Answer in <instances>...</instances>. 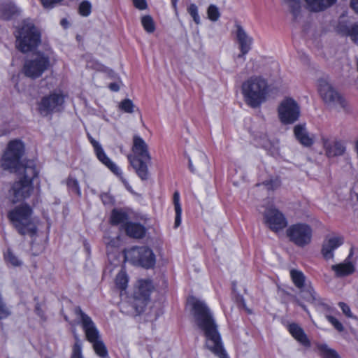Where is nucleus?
Segmentation results:
<instances>
[{"label":"nucleus","instance_id":"1a4fd4ad","mask_svg":"<svg viewBox=\"0 0 358 358\" xmlns=\"http://www.w3.org/2000/svg\"><path fill=\"white\" fill-rule=\"evenodd\" d=\"M64 93L60 90H55L41 99L38 105V110L43 117L51 115L64 109Z\"/></svg>","mask_w":358,"mask_h":358},{"label":"nucleus","instance_id":"4d7b16f0","mask_svg":"<svg viewBox=\"0 0 358 358\" xmlns=\"http://www.w3.org/2000/svg\"><path fill=\"white\" fill-rule=\"evenodd\" d=\"M188 163H189V169L191 171V172L194 173L195 169L192 164V161L190 157L188 158Z\"/></svg>","mask_w":358,"mask_h":358},{"label":"nucleus","instance_id":"bf43d9fd","mask_svg":"<svg viewBox=\"0 0 358 358\" xmlns=\"http://www.w3.org/2000/svg\"><path fill=\"white\" fill-rule=\"evenodd\" d=\"M18 77H19V76H13L12 77V81H13V83H15L16 85H17V79H18Z\"/></svg>","mask_w":358,"mask_h":358},{"label":"nucleus","instance_id":"dca6fc26","mask_svg":"<svg viewBox=\"0 0 358 358\" xmlns=\"http://www.w3.org/2000/svg\"><path fill=\"white\" fill-rule=\"evenodd\" d=\"M87 138L93 147L94 152L99 161L108 168L114 174L120 176L122 174L121 169L107 156L101 143L89 134H87Z\"/></svg>","mask_w":358,"mask_h":358},{"label":"nucleus","instance_id":"423d86ee","mask_svg":"<svg viewBox=\"0 0 358 358\" xmlns=\"http://www.w3.org/2000/svg\"><path fill=\"white\" fill-rule=\"evenodd\" d=\"M15 37L16 47L22 52L32 51L41 42V34L30 20L22 22Z\"/></svg>","mask_w":358,"mask_h":358},{"label":"nucleus","instance_id":"f704fd0d","mask_svg":"<svg viewBox=\"0 0 358 358\" xmlns=\"http://www.w3.org/2000/svg\"><path fill=\"white\" fill-rule=\"evenodd\" d=\"M317 349L323 358H340L337 352L326 344H320Z\"/></svg>","mask_w":358,"mask_h":358},{"label":"nucleus","instance_id":"393cba45","mask_svg":"<svg viewBox=\"0 0 358 358\" xmlns=\"http://www.w3.org/2000/svg\"><path fill=\"white\" fill-rule=\"evenodd\" d=\"M296 139L303 145L310 146L313 143V138L308 134L306 128L301 125H296L294 129Z\"/></svg>","mask_w":358,"mask_h":358},{"label":"nucleus","instance_id":"e433bc0d","mask_svg":"<svg viewBox=\"0 0 358 358\" xmlns=\"http://www.w3.org/2000/svg\"><path fill=\"white\" fill-rule=\"evenodd\" d=\"M17 12L18 8L14 4L6 5L3 7V12L1 17L3 20H9Z\"/></svg>","mask_w":358,"mask_h":358},{"label":"nucleus","instance_id":"f257e3e1","mask_svg":"<svg viewBox=\"0 0 358 358\" xmlns=\"http://www.w3.org/2000/svg\"><path fill=\"white\" fill-rule=\"evenodd\" d=\"M187 303L192 307L196 326L206 337V347L219 358H228L217 325L207 305L204 301L193 296L188 298Z\"/></svg>","mask_w":358,"mask_h":358},{"label":"nucleus","instance_id":"a19ab883","mask_svg":"<svg viewBox=\"0 0 358 358\" xmlns=\"http://www.w3.org/2000/svg\"><path fill=\"white\" fill-rule=\"evenodd\" d=\"M11 314L9 307L4 303L1 294H0V320L6 319Z\"/></svg>","mask_w":358,"mask_h":358},{"label":"nucleus","instance_id":"a211bd4d","mask_svg":"<svg viewBox=\"0 0 358 358\" xmlns=\"http://www.w3.org/2000/svg\"><path fill=\"white\" fill-rule=\"evenodd\" d=\"M343 238L341 236H329L323 241L322 255L327 260L334 257V251L343 244Z\"/></svg>","mask_w":358,"mask_h":358},{"label":"nucleus","instance_id":"4468645a","mask_svg":"<svg viewBox=\"0 0 358 358\" xmlns=\"http://www.w3.org/2000/svg\"><path fill=\"white\" fill-rule=\"evenodd\" d=\"M264 221L266 226L275 233H278L283 230L288 223L285 215L278 208L273 206L265 210Z\"/></svg>","mask_w":358,"mask_h":358},{"label":"nucleus","instance_id":"c03bdc74","mask_svg":"<svg viewBox=\"0 0 358 358\" xmlns=\"http://www.w3.org/2000/svg\"><path fill=\"white\" fill-rule=\"evenodd\" d=\"M86 66L87 68L92 69L99 71H104L106 69V67L103 64H101L97 60L93 58L87 60Z\"/></svg>","mask_w":358,"mask_h":358},{"label":"nucleus","instance_id":"39448f33","mask_svg":"<svg viewBox=\"0 0 358 358\" xmlns=\"http://www.w3.org/2000/svg\"><path fill=\"white\" fill-rule=\"evenodd\" d=\"M75 312L80 320V323L85 334L86 338L92 343L96 355L101 358L108 357V352L107 348L101 340L99 331L92 318L85 314L79 307L76 308Z\"/></svg>","mask_w":358,"mask_h":358},{"label":"nucleus","instance_id":"c756f323","mask_svg":"<svg viewBox=\"0 0 358 358\" xmlns=\"http://www.w3.org/2000/svg\"><path fill=\"white\" fill-rule=\"evenodd\" d=\"M128 282L129 277L125 271H124L123 268H122L121 271L117 273L115 279V286L118 289L120 290L121 295H122V292H125L128 285Z\"/></svg>","mask_w":358,"mask_h":358},{"label":"nucleus","instance_id":"6e6552de","mask_svg":"<svg viewBox=\"0 0 358 358\" xmlns=\"http://www.w3.org/2000/svg\"><path fill=\"white\" fill-rule=\"evenodd\" d=\"M313 235V228L305 222L292 224L286 230V236L289 241L299 248L309 245L312 242Z\"/></svg>","mask_w":358,"mask_h":358},{"label":"nucleus","instance_id":"13d9d810","mask_svg":"<svg viewBox=\"0 0 358 358\" xmlns=\"http://www.w3.org/2000/svg\"><path fill=\"white\" fill-rule=\"evenodd\" d=\"M68 21L66 19H62L61 20V24L64 27L66 28L68 26Z\"/></svg>","mask_w":358,"mask_h":358},{"label":"nucleus","instance_id":"8fccbe9b","mask_svg":"<svg viewBox=\"0 0 358 358\" xmlns=\"http://www.w3.org/2000/svg\"><path fill=\"white\" fill-rule=\"evenodd\" d=\"M338 306L341 308V309L342 310L343 313L348 317H352V314L351 313V310H350V308L349 307L348 305H347L346 303H343V302H340L338 303Z\"/></svg>","mask_w":358,"mask_h":358},{"label":"nucleus","instance_id":"f3484780","mask_svg":"<svg viewBox=\"0 0 358 358\" xmlns=\"http://www.w3.org/2000/svg\"><path fill=\"white\" fill-rule=\"evenodd\" d=\"M322 142L328 157L341 156L345 152V145L341 140L323 136L322 137Z\"/></svg>","mask_w":358,"mask_h":358},{"label":"nucleus","instance_id":"b1692460","mask_svg":"<svg viewBox=\"0 0 358 358\" xmlns=\"http://www.w3.org/2000/svg\"><path fill=\"white\" fill-rule=\"evenodd\" d=\"M124 229L129 236L135 238H143L146 231L143 225L131 222L127 224Z\"/></svg>","mask_w":358,"mask_h":358},{"label":"nucleus","instance_id":"58836bf2","mask_svg":"<svg viewBox=\"0 0 358 358\" xmlns=\"http://www.w3.org/2000/svg\"><path fill=\"white\" fill-rule=\"evenodd\" d=\"M187 12L192 17L194 22L196 24H199L201 22L200 16L198 12V7L194 3H191L187 7Z\"/></svg>","mask_w":358,"mask_h":358},{"label":"nucleus","instance_id":"7c9ffc66","mask_svg":"<svg viewBox=\"0 0 358 358\" xmlns=\"http://www.w3.org/2000/svg\"><path fill=\"white\" fill-rule=\"evenodd\" d=\"M173 201L174 204L176 217H175V227L177 228L180 226L182 221V207L180 203V194L178 192H175L173 196Z\"/></svg>","mask_w":358,"mask_h":358},{"label":"nucleus","instance_id":"0eeeda50","mask_svg":"<svg viewBox=\"0 0 358 358\" xmlns=\"http://www.w3.org/2000/svg\"><path fill=\"white\" fill-rule=\"evenodd\" d=\"M38 176V171L35 167L25 168L23 178L13 183L9 190L10 200L13 203L23 201L31 196L34 191L33 180Z\"/></svg>","mask_w":358,"mask_h":358},{"label":"nucleus","instance_id":"473e14b6","mask_svg":"<svg viewBox=\"0 0 358 358\" xmlns=\"http://www.w3.org/2000/svg\"><path fill=\"white\" fill-rule=\"evenodd\" d=\"M141 23L144 30L148 34L153 33L156 29V24L152 17L150 15H144L141 17Z\"/></svg>","mask_w":358,"mask_h":358},{"label":"nucleus","instance_id":"c85d7f7f","mask_svg":"<svg viewBox=\"0 0 358 358\" xmlns=\"http://www.w3.org/2000/svg\"><path fill=\"white\" fill-rule=\"evenodd\" d=\"M289 273L290 277L294 285L297 288L302 289L305 286L306 279L303 273L297 269H291Z\"/></svg>","mask_w":358,"mask_h":358},{"label":"nucleus","instance_id":"f8f14e48","mask_svg":"<svg viewBox=\"0 0 358 358\" xmlns=\"http://www.w3.org/2000/svg\"><path fill=\"white\" fill-rule=\"evenodd\" d=\"M278 115L283 124H292L300 115V107L295 100L290 97L285 98L278 106Z\"/></svg>","mask_w":358,"mask_h":358},{"label":"nucleus","instance_id":"7ed1b4c3","mask_svg":"<svg viewBox=\"0 0 358 358\" xmlns=\"http://www.w3.org/2000/svg\"><path fill=\"white\" fill-rule=\"evenodd\" d=\"M241 90L247 105L257 108L266 100L267 81L262 76H252L243 83Z\"/></svg>","mask_w":358,"mask_h":358},{"label":"nucleus","instance_id":"412c9836","mask_svg":"<svg viewBox=\"0 0 358 358\" xmlns=\"http://www.w3.org/2000/svg\"><path fill=\"white\" fill-rule=\"evenodd\" d=\"M236 28V39L241 52L238 57H243L250 50L253 40L241 26L237 25Z\"/></svg>","mask_w":358,"mask_h":358},{"label":"nucleus","instance_id":"9d476101","mask_svg":"<svg viewBox=\"0 0 358 358\" xmlns=\"http://www.w3.org/2000/svg\"><path fill=\"white\" fill-rule=\"evenodd\" d=\"M24 146L20 140L10 141L2 157L1 166L5 170L13 171L15 170L23 155Z\"/></svg>","mask_w":358,"mask_h":358},{"label":"nucleus","instance_id":"6ab92c4d","mask_svg":"<svg viewBox=\"0 0 358 358\" xmlns=\"http://www.w3.org/2000/svg\"><path fill=\"white\" fill-rule=\"evenodd\" d=\"M104 243L106 245L107 255L109 262L117 265L120 261L117 258L120 256L119 247L120 245V238L118 236L110 238V237H104Z\"/></svg>","mask_w":358,"mask_h":358},{"label":"nucleus","instance_id":"2eb2a0df","mask_svg":"<svg viewBox=\"0 0 358 358\" xmlns=\"http://www.w3.org/2000/svg\"><path fill=\"white\" fill-rule=\"evenodd\" d=\"M49 65L48 57L43 54H38L34 59L26 61L23 71L27 77L35 78L41 76Z\"/></svg>","mask_w":358,"mask_h":358},{"label":"nucleus","instance_id":"a878e982","mask_svg":"<svg viewBox=\"0 0 358 358\" xmlns=\"http://www.w3.org/2000/svg\"><path fill=\"white\" fill-rule=\"evenodd\" d=\"M307 8L315 12L322 11L333 5L336 0H305Z\"/></svg>","mask_w":358,"mask_h":358},{"label":"nucleus","instance_id":"79ce46f5","mask_svg":"<svg viewBox=\"0 0 358 358\" xmlns=\"http://www.w3.org/2000/svg\"><path fill=\"white\" fill-rule=\"evenodd\" d=\"M119 108L125 113H131L134 112V105L131 100L126 99L120 103Z\"/></svg>","mask_w":358,"mask_h":358},{"label":"nucleus","instance_id":"72a5a7b5","mask_svg":"<svg viewBox=\"0 0 358 358\" xmlns=\"http://www.w3.org/2000/svg\"><path fill=\"white\" fill-rule=\"evenodd\" d=\"M66 184L71 193L75 194L79 197L81 196L82 192L78 181L74 177L69 176L66 179Z\"/></svg>","mask_w":358,"mask_h":358},{"label":"nucleus","instance_id":"bb28decb","mask_svg":"<svg viewBox=\"0 0 358 358\" xmlns=\"http://www.w3.org/2000/svg\"><path fill=\"white\" fill-rule=\"evenodd\" d=\"M128 215L126 212L120 209H114L110 215V223L113 225H121L125 229L126 225L129 222Z\"/></svg>","mask_w":358,"mask_h":358},{"label":"nucleus","instance_id":"ea45409f","mask_svg":"<svg viewBox=\"0 0 358 358\" xmlns=\"http://www.w3.org/2000/svg\"><path fill=\"white\" fill-rule=\"evenodd\" d=\"M6 261L13 266H18L21 264V261L13 255L10 250H8L4 254Z\"/></svg>","mask_w":358,"mask_h":358},{"label":"nucleus","instance_id":"9b49d317","mask_svg":"<svg viewBox=\"0 0 358 358\" xmlns=\"http://www.w3.org/2000/svg\"><path fill=\"white\" fill-rule=\"evenodd\" d=\"M124 258H130L134 264L141 265L146 268L154 266L156 262L153 251L145 246L135 247L125 251Z\"/></svg>","mask_w":358,"mask_h":358},{"label":"nucleus","instance_id":"e2e57ef3","mask_svg":"<svg viewBox=\"0 0 358 358\" xmlns=\"http://www.w3.org/2000/svg\"><path fill=\"white\" fill-rule=\"evenodd\" d=\"M201 157H203L204 159L206 158V155L203 153H201Z\"/></svg>","mask_w":358,"mask_h":358},{"label":"nucleus","instance_id":"0e129e2a","mask_svg":"<svg viewBox=\"0 0 358 358\" xmlns=\"http://www.w3.org/2000/svg\"><path fill=\"white\" fill-rule=\"evenodd\" d=\"M357 200H358V193H357Z\"/></svg>","mask_w":358,"mask_h":358},{"label":"nucleus","instance_id":"f03ea898","mask_svg":"<svg viewBox=\"0 0 358 358\" xmlns=\"http://www.w3.org/2000/svg\"><path fill=\"white\" fill-rule=\"evenodd\" d=\"M7 217L20 234L29 235L31 237L36 234V220L30 205L22 203L15 206L8 211Z\"/></svg>","mask_w":358,"mask_h":358},{"label":"nucleus","instance_id":"c9c22d12","mask_svg":"<svg viewBox=\"0 0 358 358\" xmlns=\"http://www.w3.org/2000/svg\"><path fill=\"white\" fill-rule=\"evenodd\" d=\"M339 31L349 36L351 40L358 45V24H353L350 27H345L344 30H339Z\"/></svg>","mask_w":358,"mask_h":358},{"label":"nucleus","instance_id":"aec40b11","mask_svg":"<svg viewBox=\"0 0 358 358\" xmlns=\"http://www.w3.org/2000/svg\"><path fill=\"white\" fill-rule=\"evenodd\" d=\"M152 288L153 286L150 280H139L134 293V299L139 301L144 306L145 301L149 298Z\"/></svg>","mask_w":358,"mask_h":358},{"label":"nucleus","instance_id":"20e7f679","mask_svg":"<svg viewBox=\"0 0 358 358\" xmlns=\"http://www.w3.org/2000/svg\"><path fill=\"white\" fill-rule=\"evenodd\" d=\"M133 155H129L128 159L135 169L138 176L143 180L148 178V168L146 162H150L151 156L149 153L146 142L138 135L133 138Z\"/></svg>","mask_w":358,"mask_h":358},{"label":"nucleus","instance_id":"ddd939ff","mask_svg":"<svg viewBox=\"0 0 358 358\" xmlns=\"http://www.w3.org/2000/svg\"><path fill=\"white\" fill-rule=\"evenodd\" d=\"M317 90L323 101L331 105L345 106L343 97L335 90L330 84L328 78H322L317 81Z\"/></svg>","mask_w":358,"mask_h":358},{"label":"nucleus","instance_id":"49530a36","mask_svg":"<svg viewBox=\"0 0 358 358\" xmlns=\"http://www.w3.org/2000/svg\"><path fill=\"white\" fill-rule=\"evenodd\" d=\"M326 317L338 331L341 332L343 331L344 327L338 319L331 315H327Z\"/></svg>","mask_w":358,"mask_h":358},{"label":"nucleus","instance_id":"052dcab7","mask_svg":"<svg viewBox=\"0 0 358 358\" xmlns=\"http://www.w3.org/2000/svg\"><path fill=\"white\" fill-rule=\"evenodd\" d=\"M171 1H172L173 6L175 8V10H177V2L178 0H171Z\"/></svg>","mask_w":358,"mask_h":358},{"label":"nucleus","instance_id":"4be33fe9","mask_svg":"<svg viewBox=\"0 0 358 358\" xmlns=\"http://www.w3.org/2000/svg\"><path fill=\"white\" fill-rule=\"evenodd\" d=\"M351 255V253L349 256ZM348 257L344 262L331 266V270L334 271L337 277H343L352 274L355 271V265L350 261Z\"/></svg>","mask_w":358,"mask_h":358},{"label":"nucleus","instance_id":"09e8293b","mask_svg":"<svg viewBox=\"0 0 358 358\" xmlns=\"http://www.w3.org/2000/svg\"><path fill=\"white\" fill-rule=\"evenodd\" d=\"M62 1L63 0H41V2L45 8H52Z\"/></svg>","mask_w":358,"mask_h":358},{"label":"nucleus","instance_id":"a18cd8bd","mask_svg":"<svg viewBox=\"0 0 358 358\" xmlns=\"http://www.w3.org/2000/svg\"><path fill=\"white\" fill-rule=\"evenodd\" d=\"M263 185L266 187L269 190L276 189L280 185V180L278 178H271L269 180H266L263 182Z\"/></svg>","mask_w":358,"mask_h":358},{"label":"nucleus","instance_id":"5701e85b","mask_svg":"<svg viewBox=\"0 0 358 358\" xmlns=\"http://www.w3.org/2000/svg\"><path fill=\"white\" fill-rule=\"evenodd\" d=\"M288 331L291 335L301 345L306 347L310 346V341L303 329L299 325L295 323L290 324L288 326Z\"/></svg>","mask_w":358,"mask_h":358},{"label":"nucleus","instance_id":"cd10ccee","mask_svg":"<svg viewBox=\"0 0 358 358\" xmlns=\"http://www.w3.org/2000/svg\"><path fill=\"white\" fill-rule=\"evenodd\" d=\"M283 3L288 7L289 11L293 17L297 20L301 13V0H283Z\"/></svg>","mask_w":358,"mask_h":358},{"label":"nucleus","instance_id":"864d4df0","mask_svg":"<svg viewBox=\"0 0 358 358\" xmlns=\"http://www.w3.org/2000/svg\"><path fill=\"white\" fill-rule=\"evenodd\" d=\"M36 313L40 317L41 320H45V316L43 310L41 309V306L37 304L35 308Z\"/></svg>","mask_w":358,"mask_h":358},{"label":"nucleus","instance_id":"de8ad7c7","mask_svg":"<svg viewBox=\"0 0 358 358\" xmlns=\"http://www.w3.org/2000/svg\"><path fill=\"white\" fill-rule=\"evenodd\" d=\"M132 3L134 6L139 10H144L148 8L146 0H132Z\"/></svg>","mask_w":358,"mask_h":358},{"label":"nucleus","instance_id":"37998d69","mask_svg":"<svg viewBox=\"0 0 358 358\" xmlns=\"http://www.w3.org/2000/svg\"><path fill=\"white\" fill-rule=\"evenodd\" d=\"M92 11V5L88 1H83L79 6V13L85 17L90 15Z\"/></svg>","mask_w":358,"mask_h":358},{"label":"nucleus","instance_id":"6e6d98bb","mask_svg":"<svg viewBox=\"0 0 358 358\" xmlns=\"http://www.w3.org/2000/svg\"><path fill=\"white\" fill-rule=\"evenodd\" d=\"M109 89L113 92H117L120 90V86L116 83H110L108 86Z\"/></svg>","mask_w":358,"mask_h":358},{"label":"nucleus","instance_id":"603ef678","mask_svg":"<svg viewBox=\"0 0 358 358\" xmlns=\"http://www.w3.org/2000/svg\"><path fill=\"white\" fill-rule=\"evenodd\" d=\"M101 200L103 203V204H110L113 203V199L108 194H103L101 195Z\"/></svg>","mask_w":358,"mask_h":358},{"label":"nucleus","instance_id":"5fc2aeb1","mask_svg":"<svg viewBox=\"0 0 358 358\" xmlns=\"http://www.w3.org/2000/svg\"><path fill=\"white\" fill-rule=\"evenodd\" d=\"M350 6L355 13L358 14V0H351Z\"/></svg>","mask_w":358,"mask_h":358},{"label":"nucleus","instance_id":"4c0bfd02","mask_svg":"<svg viewBox=\"0 0 358 358\" xmlns=\"http://www.w3.org/2000/svg\"><path fill=\"white\" fill-rule=\"evenodd\" d=\"M208 17L213 22L217 21L220 17V12L218 7L214 4H211L207 9Z\"/></svg>","mask_w":358,"mask_h":358},{"label":"nucleus","instance_id":"680f3d73","mask_svg":"<svg viewBox=\"0 0 358 358\" xmlns=\"http://www.w3.org/2000/svg\"><path fill=\"white\" fill-rule=\"evenodd\" d=\"M123 182H124L127 189L130 191L131 190V187L128 185V183L126 181L123 180Z\"/></svg>","mask_w":358,"mask_h":358},{"label":"nucleus","instance_id":"2f4dec72","mask_svg":"<svg viewBox=\"0 0 358 358\" xmlns=\"http://www.w3.org/2000/svg\"><path fill=\"white\" fill-rule=\"evenodd\" d=\"M75 341L71 348L70 358H85L83 353V342L78 334L74 336Z\"/></svg>","mask_w":358,"mask_h":358},{"label":"nucleus","instance_id":"3c124183","mask_svg":"<svg viewBox=\"0 0 358 358\" xmlns=\"http://www.w3.org/2000/svg\"><path fill=\"white\" fill-rule=\"evenodd\" d=\"M255 141L257 142V146H262L263 148H267L268 142L266 135L261 136L259 139L256 138Z\"/></svg>","mask_w":358,"mask_h":358}]
</instances>
